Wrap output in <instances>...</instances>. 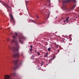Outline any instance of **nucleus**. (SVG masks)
<instances>
[{
    "label": "nucleus",
    "mask_w": 79,
    "mask_h": 79,
    "mask_svg": "<svg viewBox=\"0 0 79 79\" xmlns=\"http://www.w3.org/2000/svg\"><path fill=\"white\" fill-rule=\"evenodd\" d=\"M54 59H55V56H53V57L51 58L49 60V63H50L51 62H52V60H54Z\"/></svg>",
    "instance_id": "obj_7"
},
{
    "label": "nucleus",
    "mask_w": 79,
    "mask_h": 79,
    "mask_svg": "<svg viewBox=\"0 0 79 79\" xmlns=\"http://www.w3.org/2000/svg\"><path fill=\"white\" fill-rule=\"evenodd\" d=\"M9 49H11V50L12 49V48H11L10 47H9Z\"/></svg>",
    "instance_id": "obj_19"
},
{
    "label": "nucleus",
    "mask_w": 79,
    "mask_h": 79,
    "mask_svg": "<svg viewBox=\"0 0 79 79\" xmlns=\"http://www.w3.org/2000/svg\"><path fill=\"white\" fill-rule=\"evenodd\" d=\"M30 21H31V22H32L33 23H35V24H36V22H34V20H33L32 19H30Z\"/></svg>",
    "instance_id": "obj_10"
},
{
    "label": "nucleus",
    "mask_w": 79,
    "mask_h": 79,
    "mask_svg": "<svg viewBox=\"0 0 79 79\" xmlns=\"http://www.w3.org/2000/svg\"><path fill=\"white\" fill-rule=\"evenodd\" d=\"M36 18H38V16H36Z\"/></svg>",
    "instance_id": "obj_23"
},
{
    "label": "nucleus",
    "mask_w": 79,
    "mask_h": 79,
    "mask_svg": "<svg viewBox=\"0 0 79 79\" xmlns=\"http://www.w3.org/2000/svg\"><path fill=\"white\" fill-rule=\"evenodd\" d=\"M15 35H14L13 36V40H12L11 43H15V46H14L13 47L12 50L14 53H15V52H16L14 54V56L15 58H18L19 57V47L18 45V43L17 41V39H16V36L18 35V34L17 33H15Z\"/></svg>",
    "instance_id": "obj_1"
},
{
    "label": "nucleus",
    "mask_w": 79,
    "mask_h": 79,
    "mask_svg": "<svg viewBox=\"0 0 79 79\" xmlns=\"http://www.w3.org/2000/svg\"><path fill=\"white\" fill-rule=\"evenodd\" d=\"M56 18H57V17H56L55 19H56Z\"/></svg>",
    "instance_id": "obj_28"
},
{
    "label": "nucleus",
    "mask_w": 79,
    "mask_h": 79,
    "mask_svg": "<svg viewBox=\"0 0 79 79\" xmlns=\"http://www.w3.org/2000/svg\"><path fill=\"white\" fill-rule=\"evenodd\" d=\"M8 29H10V27H9Z\"/></svg>",
    "instance_id": "obj_24"
},
{
    "label": "nucleus",
    "mask_w": 79,
    "mask_h": 79,
    "mask_svg": "<svg viewBox=\"0 0 79 79\" xmlns=\"http://www.w3.org/2000/svg\"><path fill=\"white\" fill-rule=\"evenodd\" d=\"M35 52H36V51H35Z\"/></svg>",
    "instance_id": "obj_30"
},
{
    "label": "nucleus",
    "mask_w": 79,
    "mask_h": 79,
    "mask_svg": "<svg viewBox=\"0 0 79 79\" xmlns=\"http://www.w3.org/2000/svg\"><path fill=\"white\" fill-rule=\"evenodd\" d=\"M64 22H65V21H66V20H64Z\"/></svg>",
    "instance_id": "obj_29"
},
{
    "label": "nucleus",
    "mask_w": 79,
    "mask_h": 79,
    "mask_svg": "<svg viewBox=\"0 0 79 79\" xmlns=\"http://www.w3.org/2000/svg\"><path fill=\"white\" fill-rule=\"evenodd\" d=\"M11 19L10 20V22L11 23H15V19H14V18H13V15H11Z\"/></svg>",
    "instance_id": "obj_6"
},
{
    "label": "nucleus",
    "mask_w": 79,
    "mask_h": 79,
    "mask_svg": "<svg viewBox=\"0 0 79 79\" xmlns=\"http://www.w3.org/2000/svg\"><path fill=\"white\" fill-rule=\"evenodd\" d=\"M22 38L20 37H19V42L21 43V44H23V41L22 40Z\"/></svg>",
    "instance_id": "obj_8"
},
{
    "label": "nucleus",
    "mask_w": 79,
    "mask_h": 79,
    "mask_svg": "<svg viewBox=\"0 0 79 79\" xmlns=\"http://www.w3.org/2000/svg\"><path fill=\"white\" fill-rule=\"evenodd\" d=\"M11 75H4V79H10Z\"/></svg>",
    "instance_id": "obj_5"
},
{
    "label": "nucleus",
    "mask_w": 79,
    "mask_h": 79,
    "mask_svg": "<svg viewBox=\"0 0 79 79\" xmlns=\"http://www.w3.org/2000/svg\"><path fill=\"white\" fill-rule=\"evenodd\" d=\"M28 2H29V1H25L26 4L27 6V4L28 3Z\"/></svg>",
    "instance_id": "obj_12"
},
{
    "label": "nucleus",
    "mask_w": 79,
    "mask_h": 79,
    "mask_svg": "<svg viewBox=\"0 0 79 79\" xmlns=\"http://www.w3.org/2000/svg\"><path fill=\"white\" fill-rule=\"evenodd\" d=\"M59 2H60V0H59Z\"/></svg>",
    "instance_id": "obj_31"
},
{
    "label": "nucleus",
    "mask_w": 79,
    "mask_h": 79,
    "mask_svg": "<svg viewBox=\"0 0 79 79\" xmlns=\"http://www.w3.org/2000/svg\"><path fill=\"white\" fill-rule=\"evenodd\" d=\"M30 48H32V45L30 46Z\"/></svg>",
    "instance_id": "obj_20"
},
{
    "label": "nucleus",
    "mask_w": 79,
    "mask_h": 79,
    "mask_svg": "<svg viewBox=\"0 0 79 79\" xmlns=\"http://www.w3.org/2000/svg\"><path fill=\"white\" fill-rule=\"evenodd\" d=\"M18 60H14L13 61L10 62L11 63H12V62H13L15 64V67L13 68L14 69H16L17 68H18L19 66H20V65L22 64V63L21 62L19 64H18Z\"/></svg>",
    "instance_id": "obj_3"
},
{
    "label": "nucleus",
    "mask_w": 79,
    "mask_h": 79,
    "mask_svg": "<svg viewBox=\"0 0 79 79\" xmlns=\"http://www.w3.org/2000/svg\"><path fill=\"white\" fill-rule=\"evenodd\" d=\"M71 1L74 3H76V0H64L62 1L63 5L62 6V8L63 10H66V4Z\"/></svg>",
    "instance_id": "obj_2"
},
{
    "label": "nucleus",
    "mask_w": 79,
    "mask_h": 79,
    "mask_svg": "<svg viewBox=\"0 0 79 79\" xmlns=\"http://www.w3.org/2000/svg\"><path fill=\"white\" fill-rule=\"evenodd\" d=\"M45 56L46 57H47V55H45Z\"/></svg>",
    "instance_id": "obj_22"
},
{
    "label": "nucleus",
    "mask_w": 79,
    "mask_h": 79,
    "mask_svg": "<svg viewBox=\"0 0 79 79\" xmlns=\"http://www.w3.org/2000/svg\"><path fill=\"white\" fill-rule=\"evenodd\" d=\"M43 64H44L42 63V64H41V65H43Z\"/></svg>",
    "instance_id": "obj_26"
},
{
    "label": "nucleus",
    "mask_w": 79,
    "mask_h": 79,
    "mask_svg": "<svg viewBox=\"0 0 79 79\" xmlns=\"http://www.w3.org/2000/svg\"><path fill=\"white\" fill-rule=\"evenodd\" d=\"M76 19H77V17L76 16Z\"/></svg>",
    "instance_id": "obj_27"
},
{
    "label": "nucleus",
    "mask_w": 79,
    "mask_h": 79,
    "mask_svg": "<svg viewBox=\"0 0 79 79\" xmlns=\"http://www.w3.org/2000/svg\"><path fill=\"white\" fill-rule=\"evenodd\" d=\"M37 55H38V56H39L40 55V52H38Z\"/></svg>",
    "instance_id": "obj_16"
},
{
    "label": "nucleus",
    "mask_w": 79,
    "mask_h": 79,
    "mask_svg": "<svg viewBox=\"0 0 79 79\" xmlns=\"http://www.w3.org/2000/svg\"><path fill=\"white\" fill-rule=\"evenodd\" d=\"M2 5H4V6H5L7 8V11H8L9 13H10V11H9V10H10V11H11V8L10 7H9L8 5L6 4V3L5 2H3L2 3Z\"/></svg>",
    "instance_id": "obj_4"
},
{
    "label": "nucleus",
    "mask_w": 79,
    "mask_h": 79,
    "mask_svg": "<svg viewBox=\"0 0 79 79\" xmlns=\"http://www.w3.org/2000/svg\"><path fill=\"white\" fill-rule=\"evenodd\" d=\"M67 22L66 23H69V22H68V21H67Z\"/></svg>",
    "instance_id": "obj_21"
},
{
    "label": "nucleus",
    "mask_w": 79,
    "mask_h": 79,
    "mask_svg": "<svg viewBox=\"0 0 79 79\" xmlns=\"http://www.w3.org/2000/svg\"><path fill=\"white\" fill-rule=\"evenodd\" d=\"M59 47V45H56L55 46V47H56V48H58Z\"/></svg>",
    "instance_id": "obj_14"
},
{
    "label": "nucleus",
    "mask_w": 79,
    "mask_h": 79,
    "mask_svg": "<svg viewBox=\"0 0 79 79\" xmlns=\"http://www.w3.org/2000/svg\"><path fill=\"white\" fill-rule=\"evenodd\" d=\"M12 75L13 76H15L16 75V73H14L13 74H12Z\"/></svg>",
    "instance_id": "obj_11"
},
{
    "label": "nucleus",
    "mask_w": 79,
    "mask_h": 79,
    "mask_svg": "<svg viewBox=\"0 0 79 79\" xmlns=\"http://www.w3.org/2000/svg\"><path fill=\"white\" fill-rule=\"evenodd\" d=\"M32 48H30V52H32Z\"/></svg>",
    "instance_id": "obj_18"
},
{
    "label": "nucleus",
    "mask_w": 79,
    "mask_h": 79,
    "mask_svg": "<svg viewBox=\"0 0 79 79\" xmlns=\"http://www.w3.org/2000/svg\"><path fill=\"white\" fill-rule=\"evenodd\" d=\"M75 6H75V5H74L72 7H70L71 10H74V8H75Z\"/></svg>",
    "instance_id": "obj_9"
},
{
    "label": "nucleus",
    "mask_w": 79,
    "mask_h": 79,
    "mask_svg": "<svg viewBox=\"0 0 79 79\" xmlns=\"http://www.w3.org/2000/svg\"><path fill=\"white\" fill-rule=\"evenodd\" d=\"M7 41H9V40H8V39H7Z\"/></svg>",
    "instance_id": "obj_25"
},
{
    "label": "nucleus",
    "mask_w": 79,
    "mask_h": 79,
    "mask_svg": "<svg viewBox=\"0 0 79 79\" xmlns=\"http://www.w3.org/2000/svg\"><path fill=\"white\" fill-rule=\"evenodd\" d=\"M69 17L67 18L66 21H69V20L68 19H69Z\"/></svg>",
    "instance_id": "obj_13"
},
{
    "label": "nucleus",
    "mask_w": 79,
    "mask_h": 79,
    "mask_svg": "<svg viewBox=\"0 0 79 79\" xmlns=\"http://www.w3.org/2000/svg\"><path fill=\"white\" fill-rule=\"evenodd\" d=\"M48 51L49 52H50V50H51V48H48Z\"/></svg>",
    "instance_id": "obj_15"
},
{
    "label": "nucleus",
    "mask_w": 79,
    "mask_h": 79,
    "mask_svg": "<svg viewBox=\"0 0 79 79\" xmlns=\"http://www.w3.org/2000/svg\"><path fill=\"white\" fill-rule=\"evenodd\" d=\"M32 57L33 58H34V57H35V55H32Z\"/></svg>",
    "instance_id": "obj_17"
}]
</instances>
